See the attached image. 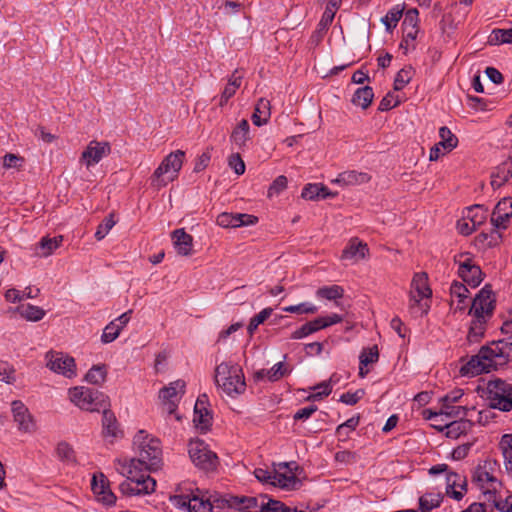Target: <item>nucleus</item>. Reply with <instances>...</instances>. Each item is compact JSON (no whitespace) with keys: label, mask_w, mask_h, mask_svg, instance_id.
Returning a JSON list of instances; mask_svg holds the SVG:
<instances>
[{"label":"nucleus","mask_w":512,"mask_h":512,"mask_svg":"<svg viewBox=\"0 0 512 512\" xmlns=\"http://www.w3.org/2000/svg\"><path fill=\"white\" fill-rule=\"evenodd\" d=\"M116 471L126 479L120 483L119 490L124 496H143L155 491L156 480L148 471L147 464L138 458L115 461Z\"/></svg>","instance_id":"nucleus-1"},{"label":"nucleus","mask_w":512,"mask_h":512,"mask_svg":"<svg viewBox=\"0 0 512 512\" xmlns=\"http://www.w3.org/2000/svg\"><path fill=\"white\" fill-rule=\"evenodd\" d=\"M216 384L228 395L234 397L246 390L242 368L237 364L223 362L215 369Z\"/></svg>","instance_id":"nucleus-2"},{"label":"nucleus","mask_w":512,"mask_h":512,"mask_svg":"<svg viewBox=\"0 0 512 512\" xmlns=\"http://www.w3.org/2000/svg\"><path fill=\"white\" fill-rule=\"evenodd\" d=\"M134 445L138 447V459L145 462L150 470H158L162 465L160 440L150 437L144 430L134 436Z\"/></svg>","instance_id":"nucleus-3"},{"label":"nucleus","mask_w":512,"mask_h":512,"mask_svg":"<svg viewBox=\"0 0 512 512\" xmlns=\"http://www.w3.org/2000/svg\"><path fill=\"white\" fill-rule=\"evenodd\" d=\"M497 471V461L486 459L478 464L472 475V482L482 491L485 501H490L493 493H496L500 486L495 473Z\"/></svg>","instance_id":"nucleus-4"},{"label":"nucleus","mask_w":512,"mask_h":512,"mask_svg":"<svg viewBox=\"0 0 512 512\" xmlns=\"http://www.w3.org/2000/svg\"><path fill=\"white\" fill-rule=\"evenodd\" d=\"M185 152L177 150L168 154L155 169L151 176V184L156 188L167 185L168 182L175 180L183 165Z\"/></svg>","instance_id":"nucleus-5"},{"label":"nucleus","mask_w":512,"mask_h":512,"mask_svg":"<svg viewBox=\"0 0 512 512\" xmlns=\"http://www.w3.org/2000/svg\"><path fill=\"white\" fill-rule=\"evenodd\" d=\"M211 512H249L258 507L257 497L214 495L209 498Z\"/></svg>","instance_id":"nucleus-6"},{"label":"nucleus","mask_w":512,"mask_h":512,"mask_svg":"<svg viewBox=\"0 0 512 512\" xmlns=\"http://www.w3.org/2000/svg\"><path fill=\"white\" fill-rule=\"evenodd\" d=\"M69 397L82 410L98 411L108 406V398L102 392L83 386L69 389Z\"/></svg>","instance_id":"nucleus-7"},{"label":"nucleus","mask_w":512,"mask_h":512,"mask_svg":"<svg viewBox=\"0 0 512 512\" xmlns=\"http://www.w3.org/2000/svg\"><path fill=\"white\" fill-rule=\"evenodd\" d=\"M489 406L508 412L512 409V385L501 379L489 381L485 391Z\"/></svg>","instance_id":"nucleus-8"},{"label":"nucleus","mask_w":512,"mask_h":512,"mask_svg":"<svg viewBox=\"0 0 512 512\" xmlns=\"http://www.w3.org/2000/svg\"><path fill=\"white\" fill-rule=\"evenodd\" d=\"M188 453L191 461L198 468L210 471L216 468L218 457L208 445L200 439L191 440L188 444Z\"/></svg>","instance_id":"nucleus-9"},{"label":"nucleus","mask_w":512,"mask_h":512,"mask_svg":"<svg viewBox=\"0 0 512 512\" xmlns=\"http://www.w3.org/2000/svg\"><path fill=\"white\" fill-rule=\"evenodd\" d=\"M496 366L489 351V347L485 345L480 348L478 354L472 356L471 359L461 367L460 373L462 376L473 377L481 373H488Z\"/></svg>","instance_id":"nucleus-10"},{"label":"nucleus","mask_w":512,"mask_h":512,"mask_svg":"<svg viewBox=\"0 0 512 512\" xmlns=\"http://www.w3.org/2000/svg\"><path fill=\"white\" fill-rule=\"evenodd\" d=\"M502 332L510 335L505 338L492 341L487 345L496 365H503L512 361V322L504 323Z\"/></svg>","instance_id":"nucleus-11"},{"label":"nucleus","mask_w":512,"mask_h":512,"mask_svg":"<svg viewBox=\"0 0 512 512\" xmlns=\"http://www.w3.org/2000/svg\"><path fill=\"white\" fill-rule=\"evenodd\" d=\"M46 366L53 372L66 378L76 376V363L73 357L56 351H49L45 355Z\"/></svg>","instance_id":"nucleus-12"},{"label":"nucleus","mask_w":512,"mask_h":512,"mask_svg":"<svg viewBox=\"0 0 512 512\" xmlns=\"http://www.w3.org/2000/svg\"><path fill=\"white\" fill-rule=\"evenodd\" d=\"M495 299L493 297V293L488 286L482 288L475 298L472 301L471 307L469 309V314L474 318H489L491 317L494 306Z\"/></svg>","instance_id":"nucleus-13"},{"label":"nucleus","mask_w":512,"mask_h":512,"mask_svg":"<svg viewBox=\"0 0 512 512\" xmlns=\"http://www.w3.org/2000/svg\"><path fill=\"white\" fill-rule=\"evenodd\" d=\"M185 386V381L176 380L160 390L159 398L168 414L176 411L180 398L185 392Z\"/></svg>","instance_id":"nucleus-14"},{"label":"nucleus","mask_w":512,"mask_h":512,"mask_svg":"<svg viewBox=\"0 0 512 512\" xmlns=\"http://www.w3.org/2000/svg\"><path fill=\"white\" fill-rule=\"evenodd\" d=\"M111 153V146L106 141L92 140L81 154L80 162L87 168L98 164L104 157Z\"/></svg>","instance_id":"nucleus-15"},{"label":"nucleus","mask_w":512,"mask_h":512,"mask_svg":"<svg viewBox=\"0 0 512 512\" xmlns=\"http://www.w3.org/2000/svg\"><path fill=\"white\" fill-rule=\"evenodd\" d=\"M292 463H279L274 467L273 486L284 490L296 489L299 485V479L293 474L290 465Z\"/></svg>","instance_id":"nucleus-16"},{"label":"nucleus","mask_w":512,"mask_h":512,"mask_svg":"<svg viewBox=\"0 0 512 512\" xmlns=\"http://www.w3.org/2000/svg\"><path fill=\"white\" fill-rule=\"evenodd\" d=\"M175 506L187 509L188 512H211L209 499H204L195 494H181L173 498Z\"/></svg>","instance_id":"nucleus-17"},{"label":"nucleus","mask_w":512,"mask_h":512,"mask_svg":"<svg viewBox=\"0 0 512 512\" xmlns=\"http://www.w3.org/2000/svg\"><path fill=\"white\" fill-rule=\"evenodd\" d=\"M458 274L464 282L475 288L483 280V273L479 266L475 265L471 258L466 257L464 261L459 262Z\"/></svg>","instance_id":"nucleus-18"},{"label":"nucleus","mask_w":512,"mask_h":512,"mask_svg":"<svg viewBox=\"0 0 512 512\" xmlns=\"http://www.w3.org/2000/svg\"><path fill=\"white\" fill-rule=\"evenodd\" d=\"M91 488L99 500L106 505H113L116 502V496L109 488V482L103 473L94 475L91 481Z\"/></svg>","instance_id":"nucleus-19"},{"label":"nucleus","mask_w":512,"mask_h":512,"mask_svg":"<svg viewBox=\"0 0 512 512\" xmlns=\"http://www.w3.org/2000/svg\"><path fill=\"white\" fill-rule=\"evenodd\" d=\"M511 216L512 198L505 197L501 199L495 206L491 216V223L494 226V228L505 229L507 227V222Z\"/></svg>","instance_id":"nucleus-20"},{"label":"nucleus","mask_w":512,"mask_h":512,"mask_svg":"<svg viewBox=\"0 0 512 512\" xmlns=\"http://www.w3.org/2000/svg\"><path fill=\"white\" fill-rule=\"evenodd\" d=\"M369 254L368 245L357 237L351 238L342 251L341 259L358 262L365 259Z\"/></svg>","instance_id":"nucleus-21"},{"label":"nucleus","mask_w":512,"mask_h":512,"mask_svg":"<svg viewBox=\"0 0 512 512\" xmlns=\"http://www.w3.org/2000/svg\"><path fill=\"white\" fill-rule=\"evenodd\" d=\"M11 405L14 421L18 424L19 430L24 432L34 431L35 424L28 408L21 401H13Z\"/></svg>","instance_id":"nucleus-22"},{"label":"nucleus","mask_w":512,"mask_h":512,"mask_svg":"<svg viewBox=\"0 0 512 512\" xmlns=\"http://www.w3.org/2000/svg\"><path fill=\"white\" fill-rule=\"evenodd\" d=\"M430 296L431 289L427 284V278L424 274H416L411 283L410 307L412 308L414 305L419 304L422 299L429 298Z\"/></svg>","instance_id":"nucleus-23"},{"label":"nucleus","mask_w":512,"mask_h":512,"mask_svg":"<svg viewBox=\"0 0 512 512\" xmlns=\"http://www.w3.org/2000/svg\"><path fill=\"white\" fill-rule=\"evenodd\" d=\"M446 482V494L451 498L460 501L467 491V483L465 477H462L455 472H450L446 476Z\"/></svg>","instance_id":"nucleus-24"},{"label":"nucleus","mask_w":512,"mask_h":512,"mask_svg":"<svg viewBox=\"0 0 512 512\" xmlns=\"http://www.w3.org/2000/svg\"><path fill=\"white\" fill-rule=\"evenodd\" d=\"M102 435L104 438H111V443L123 435L114 413L107 407L103 408Z\"/></svg>","instance_id":"nucleus-25"},{"label":"nucleus","mask_w":512,"mask_h":512,"mask_svg":"<svg viewBox=\"0 0 512 512\" xmlns=\"http://www.w3.org/2000/svg\"><path fill=\"white\" fill-rule=\"evenodd\" d=\"M173 245L181 256H190L193 253V237L184 229H176L172 232Z\"/></svg>","instance_id":"nucleus-26"},{"label":"nucleus","mask_w":512,"mask_h":512,"mask_svg":"<svg viewBox=\"0 0 512 512\" xmlns=\"http://www.w3.org/2000/svg\"><path fill=\"white\" fill-rule=\"evenodd\" d=\"M512 178V161L503 162L498 165L491 174V186L494 189L500 188Z\"/></svg>","instance_id":"nucleus-27"},{"label":"nucleus","mask_w":512,"mask_h":512,"mask_svg":"<svg viewBox=\"0 0 512 512\" xmlns=\"http://www.w3.org/2000/svg\"><path fill=\"white\" fill-rule=\"evenodd\" d=\"M370 180L371 176L368 173L351 170L340 173L333 182L346 186H355L368 183Z\"/></svg>","instance_id":"nucleus-28"},{"label":"nucleus","mask_w":512,"mask_h":512,"mask_svg":"<svg viewBox=\"0 0 512 512\" xmlns=\"http://www.w3.org/2000/svg\"><path fill=\"white\" fill-rule=\"evenodd\" d=\"M211 419L209 411L206 409L204 402L199 397L194 407V418L193 422L195 426L202 431H206L211 425Z\"/></svg>","instance_id":"nucleus-29"},{"label":"nucleus","mask_w":512,"mask_h":512,"mask_svg":"<svg viewBox=\"0 0 512 512\" xmlns=\"http://www.w3.org/2000/svg\"><path fill=\"white\" fill-rule=\"evenodd\" d=\"M270 109V101L265 98H260L251 117L253 124L256 126H262L266 124L270 119Z\"/></svg>","instance_id":"nucleus-30"},{"label":"nucleus","mask_w":512,"mask_h":512,"mask_svg":"<svg viewBox=\"0 0 512 512\" xmlns=\"http://www.w3.org/2000/svg\"><path fill=\"white\" fill-rule=\"evenodd\" d=\"M471 426L472 422L464 419L451 421L446 423L444 426L435 425V427L440 431L446 429V436L449 438H458L461 434H464Z\"/></svg>","instance_id":"nucleus-31"},{"label":"nucleus","mask_w":512,"mask_h":512,"mask_svg":"<svg viewBox=\"0 0 512 512\" xmlns=\"http://www.w3.org/2000/svg\"><path fill=\"white\" fill-rule=\"evenodd\" d=\"M243 74L240 73L238 69H236L231 77L228 80L227 85L225 86L221 98H220V106H223L227 103V101L235 95L236 90L240 87L242 83Z\"/></svg>","instance_id":"nucleus-32"},{"label":"nucleus","mask_w":512,"mask_h":512,"mask_svg":"<svg viewBox=\"0 0 512 512\" xmlns=\"http://www.w3.org/2000/svg\"><path fill=\"white\" fill-rule=\"evenodd\" d=\"M249 129L248 121L246 119H242L232 131L231 141L239 148L244 147L246 142L250 139Z\"/></svg>","instance_id":"nucleus-33"},{"label":"nucleus","mask_w":512,"mask_h":512,"mask_svg":"<svg viewBox=\"0 0 512 512\" xmlns=\"http://www.w3.org/2000/svg\"><path fill=\"white\" fill-rule=\"evenodd\" d=\"M485 318H474L471 321L469 331L467 334V341L469 343H478L484 336L486 330Z\"/></svg>","instance_id":"nucleus-34"},{"label":"nucleus","mask_w":512,"mask_h":512,"mask_svg":"<svg viewBox=\"0 0 512 512\" xmlns=\"http://www.w3.org/2000/svg\"><path fill=\"white\" fill-rule=\"evenodd\" d=\"M443 501V495L441 493L428 492L419 498V510L420 512H430L434 508L440 506Z\"/></svg>","instance_id":"nucleus-35"},{"label":"nucleus","mask_w":512,"mask_h":512,"mask_svg":"<svg viewBox=\"0 0 512 512\" xmlns=\"http://www.w3.org/2000/svg\"><path fill=\"white\" fill-rule=\"evenodd\" d=\"M499 448L502 451L505 469L512 476V434H505L501 437Z\"/></svg>","instance_id":"nucleus-36"},{"label":"nucleus","mask_w":512,"mask_h":512,"mask_svg":"<svg viewBox=\"0 0 512 512\" xmlns=\"http://www.w3.org/2000/svg\"><path fill=\"white\" fill-rule=\"evenodd\" d=\"M373 98H374V92H373L372 87L365 86V87L358 88L355 91L351 101L354 105L360 106L361 108L366 109L371 105Z\"/></svg>","instance_id":"nucleus-37"},{"label":"nucleus","mask_w":512,"mask_h":512,"mask_svg":"<svg viewBox=\"0 0 512 512\" xmlns=\"http://www.w3.org/2000/svg\"><path fill=\"white\" fill-rule=\"evenodd\" d=\"M62 240V236L54 238L43 237L38 244L40 251L37 252V255L40 257L50 256L61 245Z\"/></svg>","instance_id":"nucleus-38"},{"label":"nucleus","mask_w":512,"mask_h":512,"mask_svg":"<svg viewBox=\"0 0 512 512\" xmlns=\"http://www.w3.org/2000/svg\"><path fill=\"white\" fill-rule=\"evenodd\" d=\"M341 321H342V317L340 315L331 314V315L325 316V317H318V318H316L312 321H309L307 323H308L310 330L313 334L321 329H324L331 325L340 323Z\"/></svg>","instance_id":"nucleus-39"},{"label":"nucleus","mask_w":512,"mask_h":512,"mask_svg":"<svg viewBox=\"0 0 512 512\" xmlns=\"http://www.w3.org/2000/svg\"><path fill=\"white\" fill-rule=\"evenodd\" d=\"M341 0H330L325 8L322 18L319 22V27L326 30L332 23L335 13L340 7Z\"/></svg>","instance_id":"nucleus-40"},{"label":"nucleus","mask_w":512,"mask_h":512,"mask_svg":"<svg viewBox=\"0 0 512 512\" xmlns=\"http://www.w3.org/2000/svg\"><path fill=\"white\" fill-rule=\"evenodd\" d=\"M488 43L491 45L511 44L512 28L510 29H494L488 37Z\"/></svg>","instance_id":"nucleus-41"},{"label":"nucleus","mask_w":512,"mask_h":512,"mask_svg":"<svg viewBox=\"0 0 512 512\" xmlns=\"http://www.w3.org/2000/svg\"><path fill=\"white\" fill-rule=\"evenodd\" d=\"M439 136L441 141L438 143L447 151H451L458 145V138L451 132V130L443 126L439 129Z\"/></svg>","instance_id":"nucleus-42"},{"label":"nucleus","mask_w":512,"mask_h":512,"mask_svg":"<svg viewBox=\"0 0 512 512\" xmlns=\"http://www.w3.org/2000/svg\"><path fill=\"white\" fill-rule=\"evenodd\" d=\"M316 295L319 298L336 300L343 297L344 289L339 285L324 286L316 291Z\"/></svg>","instance_id":"nucleus-43"},{"label":"nucleus","mask_w":512,"mask_h":512,"mask_svg":"<svg viewBox=\"0 0 512 512\" xmlns=\"http://www.w3.org/2000/svg\"><path fill=\"white\" fill-rule=\"evenodd\" d=\"M107 370L105 365H94L86 374L85 379L91 384H101L105 381Z\"/></svg>","instance_id":"nucleus-44"},{"label":"nucleus","mask_w":512,"mask_h":512,"mask_svg":"<svg viewBox=\"0 0 512 512\" xmlns=\"http://www.w3.org/2000/svg\"><path fill=\"white\" fill-rule=\"evenodd\" d=\"M467 407L455 406L454 404L441 403L440 414L445 415L448 418H459L464 419L467 414Z\"/></svg>","instance_id":"nucleus-45"},{"label":"nucleus","mask_w":512,"mask_h":512,"mask_svg":"<svg viewBox=\"0 0 512 512\" xmlns=\"http://www.w3.org/2000/svg\"><path fill=\"white\" fill-rule=\"evenodd\" d=\"M20 315L29 321H39L45 316V311L33 305L21 306L17 309Z\"/></svg>","instance_id":"nucleus-46"},{"label":"nucleus","mask_w":512,"mask_h":512,"mask_svg":"<svg viewBox=\"0 0 512 512\" xmlns=\"http://www.w3.org/2000/svg\"><path fill=\"white\" fill-rule=\"evenodd\" d=\"M360 416H353L346 420L344 423L338 425L336 428V435L341 439L345 440L350 432L354 431L356 427L359 425Z\"/></svg>","instance_id":"nucleus-47"},{"label":"nucleus","mask_w":512,"mask_h":512,"mask_svg":"<svg viewBox=\"0 0 512 512\" xmlns=\"http://www.w3.org/2000/svg\"><path fill=\"white\" fill-rule=\"evenodd\" d=\"M332 377L328 381H323L317 385H315L312 389L316 391L315 393L309 395L307 400H321L322 398L328 396L332 392Z\"/></svg>","instance_id":"nucleus-48"},{"label":"nucleus","mask_w":512,"mask_h":512,"mask_svg":"<svg viewBox=\"0 0 512 512\" xmlns=\"http://www.w3.org/2000/svg\"><path fill=\"white\" fill-rule=\"evenodd\" d=\"M403 14V9L399 8V6H395L388 11L385 17L382 18V22L386 27L387 31H391L396 27L398 21L401 19Z\"/></svg>","instance_id":"nucleus-49"},{"label":"nucleus","mask_w":512,"mask_h":512,"mask_svg":"<svg viewBox=\"0 0 512 512\" xmlns=\"http://www.w3.org/2000/svg\"><path fill=\"white\" fill-rule=\"evenodd\" d=\"M56 455L61 461L75 462L74 449L69 443L65 441H61L57 444Z\"/></svg>","instance_id":"nucleus-50"},{"label":"nucleus","mask_w":512,"mask_h":512,"mask_svg":"<svg viewBox=\"0 0 512 512\" xmlns=\"http://www.w3.org/2000/svg\"><path fill=\"white\" fill-rule=\"evenodd\" d=\"M273 309L268 307L261 310L258 314L251 318L249 325L247 327L248 333L253 335L254 331L258 328V326L264 323L272 314Z\"/></svg>","instance_id":"nucleus-51"},{"label":"nucleus","mask_w":512,"mask_h":512,"mask_svg":"<svg viewBox=\"0 0 512 512\" xmlns=\"http://www.w3.org/2000/svg\"><path fill=\"white\" fill-rule=\"evenodd\" d=\"M115 224L116 220L114 219V213H110L98 225L97 230L95 232V238L97 240H102L109 233V231L113 228Z\"/></svg>","instance_id":"nucleus-52"},{"label":"nucleus","mask_w":512,"mask_h":512,"mask_svg":"<svg viewBox=\"0 0 512 512\" xmlns=\"http://www.w3.org/2000/svg\"><path fill=\"white\" fill-rule=\"evenodd\" d=\"M379 359L378 347L376 345L364 348L359 356L361 366L376 363Z\"/></svg>","instance_id":"nucleus-53"},{"label":"nucleus","mask_w":512,"mask_h":512,"mask_svg":"<svg viewBox=\"0 0 512 512\" xmlns=\"http://www.w3.org/2000/svg\"><path fill=\"white\" fill-rule=\"evenodd\" d=\"M122 329L118 326L116 321H111L103 330L101 341L105 344L113 342L120 334Z\"/></svg>","instance_id":"nucleus-54"},{"label":"nucleus","mask_w":512,"mask_h":512,"mask_svg":"<svg viewBox=\"0 0 512 512\" xmlns=\"http://www.w3.org/2000/svg\"><path fill=\"white\" fill-rule=\"evenodd\" d=\"M451 305L454 306L455 300L460 299L466 301L468 298L469 290L460 282H453L450 287Z\"/></svg>","instance_id":"nucleus-55"},{"label":"nucleus","mask_w":512,"mask_h":512,"mask_svg":"<svg viewBox=\"0 0 512 512\" xmlns=\"http://www.w3.org/2000/svg\"><path fill=\"white\" fill-rule=\"evenodd\" d=\"M413 71L411 67L403 68L396 74L394 79V89L402 90L412 79Z\"/></svg>","instance_id":"nucleus-56"},{"label":"nucleus","mask_w":512,"mask_h":512,"mask_svg":"<svg viewBox=\"0 0 512 512\" xmlns=\"http://www.w3.org/2000/svg\"><path fill=\"white\" fill-rule=\"evenodd\" d=\"M327 187L323 184H307L301 193L302 198L307 200L320 199L321 191H326Z\"/></svg>","instance_id":"nucleus-57"},{"label":"nucleus","mask_w":512,"mask_h":512,"mask_svg":"<svg viewBox=\"0 0 512 512\" xmlns=\"http://www.w3.org/2000/svg\"><path fill=\"white\" fill-rule=\"evenodd\" d=\"M283 311L296 314H314L318 311V308L311 303H300L284 307Z\"/></svg>","instance_id":"nucleus-58"},{"label":"nucleus","mask_w":512,"mask_h":512,"mask_svg":"<svg viewBox=\"0 0 512 512\" xmlns=\"http://www.w3.org/2000/svg\"><path fill=\"white\" fill-rule=\"evenodd\" d=\"M484 219L485 215L483 211L480 219H475L474 217H471L470 223L466 220H464L463 222H458V229L461 234L469 235L476 229L477 226L482 224Z\"/></svg>","instance_id":"nucleus-59"},{"label":"nucleus","mask_w":512,"mask_h":512,"mask_svg":"<svg viewBox=\"0 0 512 512\" xmlns=\"http://www.w3.org/2000/svg\"><path fill=\"white\" fill-rule=\"evenodd\" d=\"M289 372L284 362H278L272 368L268 369V380L271 382L278 381Z\"/></svg>","instance_id":"nucleus-60"},{"label":"nucleus","mask_w":512,"mask_h":512,"mask_svg":"<svg viewBox=\"0 0 512 512\" xmlns=\"http://www.w3.org/2000/svg\"><path fill=\"white\" fill-rule=\"evenodd\" d=\"M236 214L223 212L217 216L216 222L223 228H237Z\"/></svg>","instance_id":"nucleus-61"},{"label":"nucleus","mask_w":512,"mask_h":512,"mask_svg":"<svg viewBox=\"0 0 512 512\" xmlns=\"http://www.w3.org/2000/svg\"><path fill=\"white\" fill-rule=\"evenodd\" d=\"M24 163V158L13 153H7L3 157V167L6 169H20Z\"/></svg>","instance_id":"nucleus-62"},{"label":"nucleus","mask_w":512,"mask_h":512,"mask_svg":"<svg viewBox=\"0 0 512 512\" xmlns=\"http://www.w3.org/2000/svg\"><path fill=\"white\" fill-rule=\"evenodd\" d=\"M287 178L284 175L278 176L270 185L268 189V197H272L273 195H278L287 187Z\"/></svg>","instance_id":"nucleus-63"},{"label":"nucleus","mask_w":512,"mask_h":512,"mask_svg":"<svg viewBox=\"0 0 512 512\" xmlns=\"http://www.w3.org/2000/svg\"><path fill=\"white\" fill-rule=\"evenodd\" d=\"M494 507L501 512H512V494L508 495L504 500H498L496 493H493V497L490 499Z\"/></svg>","instance_id":"nucleus-64"}]
</instances>
